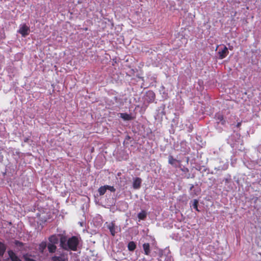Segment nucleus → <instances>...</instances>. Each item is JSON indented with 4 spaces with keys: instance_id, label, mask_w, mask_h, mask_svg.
<instances>
[{
    "instance_id": "2",
    "label": "nucleus",
    "mask_w": 261,
    "mask_h": 261,
    "mask_svg": "<svg viewBox=\"0 0 261 261\" xmlns=\"http://www.w3.org/2000/svg\"><path fill=\"white\" fill-rule=\"evenodd\" d=\"M214 118L218 124L220 123L222 125H225L226 120L224 118V115L221 113L219 112L216 113Z\"/></svg>"
},
{
    "instance_id": "23",
    "label": "nucleus",
    "mask_w": 261,
    "mask_h": 261,
    "mask_svg": "<svg viewBox=\"0 0 261 261\" xmlns=\"http://www.w3.org/2000/svg\"><path fill=\"white\" fill-rule=\"evenodd\" d=\"M15 244L17 245H18L19 246H23V243L22 242H20L18 241H15Z\"/></svg>"
},
{
    "instance_id": "24",
    "label": "nucleus",
    "mask_w": 261,
    "mask_h": 261,
    "mask_svg": "<svg viewBox=\"0 0 261 261\" xmlns=\"http://www.w3.org/2000/svg\"><path fill=\"white\" fill-rule=\"evenodd\" d=\"M241 124H242V122H238V123L237 124L236 126H237V127H240L241 126Z\"/></svg>"
},
{
    "instance_id": "22",
    "label": "nucleus",
    "mask_w": 261,
    "mask_h": 261,
    "mask_svg": "<svg viewBox=\"0 0 261 261\" xmlns=\"http://www.w3.org/2000/svg\"><path fill=\"white\" fill-rule=\"evenodd\" d=\"M23 257H24V259L25 261H36V260H35L33 258H31L28 257L27 255H24Z\"/></svg>"
},
{
    "instance_id": "1",
    "label": "nucleus",
    "mask_w": 261,
    "mask_h": 261,
    "mask_svg": "<svg viewBox=\"0 0 261 261\" xmlns=\"http://www.w3.org/2000/svg\"><path fill=\"white\" fill-rule=\"evenodd\" d=\"M60 247L65 250L76 251L79 244V240L77 237L72 236L67 239L66 237L62 236L60 238Z\"/></svg>"
},
{
    "instance_id": "6",
    "label": "nucleus",
    "mask_w": 261,
    "mask_h": 261,
    "mask_svg": "<svg viewBox=\"0 0 261 261\" xmlns=\"http://www.w3.org/2000/svg\"><path fill=\"white\" fill-rule=\"evenodd\" d=\"M67 259L66 255L62 253L60 256H54L51 258V261H66Z\"/></svg>"
},
{
    "instance_id": "11",
    "label": "nucleus",
    "mask_w": 261,
    "mask_h": 261,
    "mask_svg": "<svg viewBox=\"0 0 261 261\" xmlns=\"http://www.w3.org/2000/svg\"><path fill=\"white\" fill-rule=\"evenodd\" d=\"M108 228L109 229L110 231L111 232V234L113 236H114L115 235V233H116L115 223H113V222H111L109 224V225L108 226Z\"/></svg>"
},
{
    "instance_id": "9",
    "label": "nucleus",
    "mask_w": 261,
    "mask_h": 261,
    "mask_svg": "<svg viewBox=\"0 0 261 261\" xmlns=\"http://www.w3.org/2000/svg\"><path fill=\"white\" fill-rule=\"evenodd\" d=\"M120 117L124 120H131L134 119V117H133L130 114L126 113H120Z\"/></svg>"
},
{
    "instance_id": "12",
    "label": "nucleus",
    "mask_w": 261,
    "mask_h": 261,
    "mask_svg": "<svg viewBox=\"0 0 261 261\" xmlns=\"http://www.w3.org/2000/svg\"><path fill=\"white\" fill-rule=\"evenodd\" d=\"M48 240L50 244H56L58 243V239L56 235L51 236L48 238Z\"/></svg>"
},
{
    "instance_id": "16",
    "label": "nucleus",
    "mask_w": 261,
    "mask_h": 261,
    "mask_svg": "<svg viewBox=\"0 0 261 261\" xmlns=\"http://www.w3.org/2000/svg\"><path fill=\"white\" fill-rule=\"evenodd\" d=\"M128 249L129 251H133L136 248V245L133 241H131L128 244Z\"/></svg>"
},
{
    "instance_id": "15",
    "label": "nucleus",
    "mask_w": 261,
    "mask_h": 261,
    "mask_svg": "<svg viewBox=\"0 0 261 261\" xmlns=\"http://www.w3.org/2000/svg\"><path fill=\"white\" fill-rule=\"evenodd\" d=\"M107 185L101 186L98 189V192L100 196L104 195L107 191Z\"/></svg>"
},
{
    "instance_id": "7",
    "label": "nucleus",
    "mask_w": 261,
    "mask_h": 261,
    "mask_svg": "<svg viewBox=\"0 0 261 261\" xmlns=\"http://www.w3.org/2000/svg\"><path fill=\"white\" fill-rule=\"evenodd\" d=\"M8 253L12 261H21L12 250H9Z\"/></svg>"
},
{
    "instance_id": "21",
    "label": "nucleus",
    "mask_w": 261,
    "mask_h": 261,
    "mask_svg": "<svg viewBox=\"0 0 261 261\" xmlns=\"http://www.w3.org/2000/svg\"><path fill=\"white\" fill-rule=\"evenodd\" d=\"M107 189L110 190L112 192H114L116 191V189L113 186H111L109 185H107Z\"/></svg>"
},
{
    "instance_id": "26",
    "label": "nucleus",
    "mask_w": 261,
    "mask_h": 261,
    "mask_svg": "<svg viewBox=\"0 0 261 261\" xmlns=\"http://www.w3.org/2000/svg\"><path fill=\"white\" fill-rule=\"evenodd\" d=\"M120 174H121V173H118L117 174V175H118V176H119Z\"/></svg>"
},
{
    "instance_id": "3",
    "label": "nucleus",
    "mask_w": 261,
    "mask_h": 261,
    "mask_svg": "<svg viewBox=\"0 0 261 261\" xmlns=\"http://www.w3.org/2000/svg\"><path fill=\"white\" fill-rule=\"evenodd\" d=\"M30 31V28L26 24H23L22 27H21L18 31V33H19L23 37H25L28 35H29V32Z\"/></svg>"
},
{
    "instance_id": "4",
    "label": "nucleus",
    "mask_w": 261,
    "mask_h": 261,
    "mask_svg": "<svg viewBox=\"0 0 261 261\" xmlns=\"http://www.w3.org/2000/svg\"><path fill=\"white\" fill-rule=\"evenodd\" d=\"M229 51L228 48L226 46H224L223 48L221 50H219L218 54L219 55V58L220 59H223L225 58L228 54Z\"/></svg>"
},
{
    "instance_id": "18",
    "label": "nucleus",
    "mask_w": 261,
    "mask_h": 261,
    "mask_svg": "<svg viewBox=\"0 0 261 261\" xmlns=\"http://www.w3.org/2000/svg\"><path fill=\"white\" fill-rule=\"evenodd\" d=\"M138 217L140 220H144L146 217V213L145 211H142L138 215Z\"/></svg>"
},
{
    "instance_id": "14",
    "label": "nucleus",
    "mask_w": 261,
    "mask_h": 261,
    "mask_svg": "<svg viewBox=\"0 0 261 261\" xmlns=\"http://www.w3.org/2000/svg\"><path fill=\"white\" fill-rule=\"evenodd\" d=\"M6 246L2 242H0V256H3L6 251Z\"/></svg>"
},
{
    "instance_id": "13",
    "label": "nucleus",
    "mask_w": 261,
    "mask_h": 261,
    "mask_svg": "<svg viewBox=\"0 0 261 261\" xmlns=\"http://www.w3.org/2000/svg\"><path fill=\"white\" fill-rule=\"evenodd\" d=\"M47 248L50 253H54L57 249V247L55 244L48 243L47 245Z\"/></svg>"
},
{
    "instance_id": "20",
    "label": "nucleus",
    "mask_w": 261,
    "mask_h": 261,
    "mask_svg": "<svg viewBox=\"0 0 261 261\" xmlns=\"http://www.w3.org/2000/svg\"><path fill=\"white\" fill-rule=\"evenodd\" d=\"M198 201L197 199H194L192 204L193 207L195 209L196 211L199 212V210L198 208Z\"/></svg>"
},
{
    "instance_id": "5",
    "label": "nucleus",
    "mask_w": 261,
    "mask_h": 261,
    "mask_svg": "<svg viewBox=\"0 0 261 261\" xmlns=\"http://www.w3.org/2000/svg\"><path fill=\"white\" fill-rule=\"evenodd\" d=\"M142 179L140 177H136L134 179L133 187L135 189H138L141 187Z\"/></svg>"
},
{
    "instance_id": "8",
    "label": "nucleus",
    "mask_w": 261,
    "mask_h": 261,
    "mask_svg": "<svg viewBox=\"0 0 261 261\" xmlns=\"http://www.w3.org/2000/svg\"><path fill=\"white\" fill-rule=\"evenodd\" d=\"M143 248L144 251V254L148 255L150 253V245L148 243H146L143 244Z\"/></svg>"
},
{
    "instance_id": "25",
    "label": "nucleus",
    "mask_w": 261,
    "mask_h": 261,
    "mask_svg": "<svg viewBox=\"0 0 261 261\" xmlns=\"http://www.w3.org/2000/svg\"><path fill=\"white\" fill-rule=\"evenodd\" d=\"M84 30H85V31H87V30H88V28H85Z\"/></svg>"
},
{
    "instance_id": "19",
    "label": "nucleus",
    "mask_w": 261,
    "mask_h": 261,
    "mask_svg": "<svg viewBox=\"0 0 261 261\" xmlns=\"http://www.w3.org/2000/svg\"><path fill=\"white\" fill-rule=\"evenodd\" d=\"M147 96H149L150 98V101H153L155 98V94L152 91H149L147 92Z\"/></svg>"
},
{
    "instance_id": "17",
    "label": "nucleus",
    "mask_w": 261,
    "mask_h": 261,
    "mask_svg": "<svg viewBox=\"0 0 261 261\" xmlns=\"http://www.w3.org/2000/svg\"><path fill=\"white\" fill-rule=\"evenodd\" d=\"M46 246H47L45 242H41L39 246V249L40 252H43L44 250L46 248Z\"/></svg>"
},
{
    "instance_id": "10",
    "label": "nucleus",
    "mask_w": 261,
    "mask_h": 261,
    "mask_svg": "<svg viewBox=\"0 0 261 261\" xmlns=\"http://www.w3.org/2000/svg\"><path fill=\"white\" fill-rule=\"evenodd\" d=\"M168 163L172 166H176V163H179V161L174 159L173 156L169 155L168 157Z\"/></svg>"
}]
</instances>
